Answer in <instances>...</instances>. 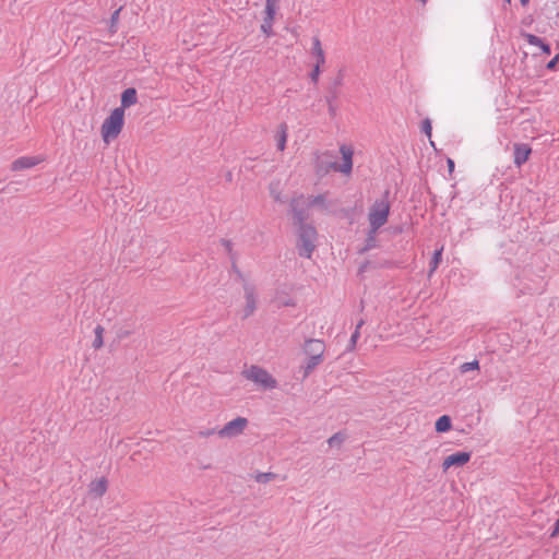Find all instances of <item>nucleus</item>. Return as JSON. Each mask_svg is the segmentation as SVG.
I'll return each mask as SVG.
<instances>
[{
    "mask_svg": "<svg viewBox=\"0 0 559 559\" xmlns=\"http://www.w3.org/2000/svg\"><path fill=\"white\" fill-rule=\"evenodd\" d=\"M124 117L123 108H114L103 120L99 132L104 144L109 145L118 139L124 127Z\"/></svg>",
    "mask_w": 559,
    "mask_h": 559,
    "instance_id": "f257e3e1",
    "label": "nucleus"
},
{
    "mask_svg": "<svg viewBox=\"0 0 559 559\" xmlns=\"http://www.w3.org/2000/svg\"><path fill=\"white\" fill-rule=\"evenodd\" d=\"M325 345L323 341L310 338L305 342L304 353L307 356L305 376H308L317 366H319L324 356Z\"/></svg>",
    "mask_w": 559,
    "mask_h": 559,
    "instance_id": "f03ea898",
    "label": "nucleus"
},
{
    "mask_svg": "<svg viewBox=\"0 0 559 559\" xmlns=\"http://www.w3.org/2000/svg\"><path fill=\"white\" fill-rule=\"evenodd\" d=\"M242 377L263 390H272L277 385L276 379L259 366H250L242 371Z\"/></svg>",
    "mask_w": 559,
    "mask_h": 559,
    "instance_id": "7ed1b4c3",
    "label": "nucleus"
},
{
    "mask_svg": "<svg viewBox=\"0 0 559 559\" xmlns=\"http://www.w3.org/2000/svg\"><path fill=\"white\" fill-rule=\"evenodd\" d=\"M317 231L312 226H302L299 231L298 251L299 254L310 258L316 248Z\"/></svg>",
    "mask_w": 559,
    "mask_h": 559,
    "instance_id": "20e7f679",
    "label": "nucleus"
},
{
    "mask_svg": "<svg viewBox=\"0 0 559 559\" xmlns=\"http://www.w3.org/2000/svg\"><path fill=\"white\" fill-rule=\"evenodd\" d=\"M389 216V204L385 201L376 202L369 212V223L373 231L383 226Z\"/></svg>",
    "mask_w": 559,
    "mask_h": 559,
    "instance_id": "39448f33",
    "label": "nucleus"
},
{
    "mask_svg": "<svg viewBox=\"0 0 559 559\" xmlns=\"http://www.w3.org/2000/svg\"><path fill=\"white\" fill-rule=\"evenodd\" d=\"M278 9V0H265L264 15L261 24V32L266 36L271 37L273 32V25L275 15Z\"/></svg>",
    "mask_w": 559,
    "mask_h": 559,
    "instance_id": "423d86ee",
    "label": "nucleus"
},
{
    "mask_svg": "<svg viewBox=\"0 0 559 559\" xmlns=\"http://www.w3.org/2000/svg\"><path fill=\"white\" fill-rule=\"evenodd\" d=\"M248 426V419L245 417H237L228 421L222 429L217 431L221 438H235L241 435Z\"/></svg>",
    "mask_w": 559,
    "mask_h": 559,
    "instance_id": "0eeeda50",
    "label": "nucleus"
},
{
    "mask_svg": "<svg viewBox=\"0 0 559 559\" xmlns=\"http://www.w3.org/2000/svg\"><path fill=\"white\" fill-rule=\"evenodd\" d=\"M340 153L342 155V163L333 165V168L342 174L349 175L353 168L354 150L348 145H342Z\"/></svg>",
    "mask_w": 559,
    "mask_h": 559,
    "instance_id": "6e6552de",
    "label": "nucleus"
},
{
    "mask_svg": "<svg viewBox=\"0 0 559 559\" xmlns=\"http://www.w3.org/2000/svg\"><path fill=\"white\" fill-rule=\"evenodd\" d=\"M471 460L469 452H456L448 455L442 462V469L447 472L451 467H461L467 464Z\"/></svg>",
    "mask_w": 559,
    "mask_h": 559,
    "instance_id": "1a4fd4ad",
    "label": "nucleus"
},
{
    "mask_svg": "<svg viewBox=\"0 0 559 559\" xmlns=\"http://www.w3.org/2000/svg\"><path fill=\"white\" fill-rule=\"evenodd\" d=\"M243 294H245V305L241 309V314L243 318L250 317L257 307V296L254 288L248 284L243 286Z\"/></svg>",
    "mask_w": 559,
    "mask_h": 559,
    "instance_id": "9d476101",
    "label": "nucleus"
},
{
    "mask_svg": "<svg viewBox=\"0 0 559 559\" xmlns=\"http://www.w3.org/2000/svg\"><path fill=\"white\" fill-rule=\"evenodd\" d=\"M523 37L530 46L537 48L542 55H544V56L550 55L551 50H550L549 44H547L540 37L533 35V34H524Z\"/></svg>",
    "mask_w": 559,
    "mask_h": 559,
    "instance_id": "9b49d317",
    "label": "nucleus"
},
{
    "mask_svg": "<svg viewBox=\"0 0 559 559\" xmlns=\"http://www.w3.org/2000/svg\"><path fill=\"white\" fill-rule=\"evenodd\" d=\"M532 148L527 144H515L514 145V164L520 167L527 162Z\"/></svg>",
    "mask_w": 559,
    "mask_h": 559,
    "instance_id": "f8f14e48",
    "label": "nucleus"
},
{
    "mask_svg": "<svg viewBox=\"0 0 559 559\" xmlns=\"http://www.w3.org/2000/svg\"><path fill=\"white\" fill-rule=\"evenodd\" d=\"M310 53L313 59V63L325 64V52L319 37L312 38V47Z\"/></svg>",
    "mask_w": 559,
    "mask_h": 559,
    "instance_id": "ddd939ff",
    "label": "nucleus"
},
{
    "mask_svg": "<svg viewBox=\"0 0 559 559\" xmlns=\"http://www.w3.org/2000/svg\"><path fill=\"white\" fill-rule=\"evenodd\" d=\"M138 102L136 91L133 87L127 88L121 94V105L118 108H123V112L126 114V109L135 105Z\"/></svg>",
    "mask_w": 559,
    "mask_h": 559,
    "instance_id": "4468645a",
    "label": "nucleus"
},
{
    "mask_svg": "<svg viewBox=\"0 0 559 559\" xmlns=\"http://www.w3.org/2000/svg\"><path fill=\"white\" fill-rule=\"evenodd\" d=\"M40 163V159L37 157H21L13 162L12 169L19 170L24 168H31Z\"/></svg>",
    "mask_w": 559,
    "mask_h": 559,
    "instance_id": "2eb2a0df",
    "label": "nucleus"
},
{
    "mask_svg": "<svg viewBox=\"0 0 559 559\" xmlns=\"http://www.w3.org/2000/svg\"><path fill=\"white\" fill-rule=\"evenodd\" d=\"M104 333H105V329L104 326L102 325H96L95 329H94V340H93V343H92V347L95 349V350H98L100 349L103 346H104Z\"/></svg>",
    "mask_w": 559,
    "mask_h": 559,
    "instance_id": "dca6fc26",
    "label": "nucleus"
},
{
    "mask_svg": "<svg viewBox=\"0 0 559 559\" xmlns=\"http://www.w3.org/2000/svg\"><path fill=\"white\" fill-rule=\"evenodd\" d=\"M437 432H447L452 428L451 418L448 415H442L439 417L435 425Z\"/></svg>",
    "mask_w": 559,
    "mask_h": 559,
    "instance_id": "f3484780",
    "label": "nucleus"
},
{
    "mask_svg": "<svg viewBox=\"0 0 559 559\" xmlns=\"http://www.w3.org/2000/svg\"><path fill=\"white\" fill-rule=\"evenodd\" d=\"M107 490V480L105 478H99L91 484V491L97 496H103Z\"/></svg>",
    "mask_w": 559,
    "mask_h": 559,
    "instance_id": "a211bd4d",
    "label": "nucleus"
},
{
    "mask_svg": "<svg viewBox=\"0 0 559 559\" xmlns=\"http://www.w3.org/2000/svg\"><path fill=\"white\" fill-rule=\"evenodd\" d=\"M442 251H443V247H441L440 249L435 251L433 257L430 262V266H431L430 273L435 272L437 270L439 263L441 262Z\"/></svg>",
    "mask_w": 559,
    "mask_h": 559,
    "instance_id": "6ab92c4d",
    "label": "nucleus"
},
{
    "mask_svg": "<svg viewBox=\"0 0 559 559\" xmlns=\"http://www.w3.org/2000/svg\"><path fill=\"white\" fill-rule=\"evenodd\" d=\"M479 369V362L478 360L467 361L460 366V371L462 373H466L472 370H478Z\"/></svg>",
    "mask_w": 559,
    "mask_h": 559,
    "instance_id": "aec40b11",
    "label": "nucleus"
},
{
    "mask_svg": "<svg viewBox=\"0 0 559 559\" xmlns=\"http://www.w3.org/2000/svg\"><path fill=\"white\" fill-rule=\"evenodd\" d=\"M275 478V474L267 472V473H259L254 476L255 481L261 484H266Z\"/></svg>",
    "mask_w": 559,
    "mask_h": 559,
    "instance_id": "412c9836",
    "label": "nucleus"
},
{
    "mask_svg": "<svg viewBox=\"0 0 559 559\" xmlns=\"http://www.w3.org/2000/svg\"><path fill=\"white\" fill-rule=\"evenodd\" d=\"M323 67H324V64H318V63L312 64V71L310 73V78L313 83H317L319 81V78H320Z\"/></svg>",
    "mask_w": 559,
    "mask_h": 559,
    "instance_id": "4be33fe9",
    "label": "nucleus"
},
{
    "mask_svg": "<svg viewBox=\"0 0 559 559\" xmlns=\"http://www.w3.org/2000/svg\"><path fill=\"white\" fill-rule=\"evenodd\" d=\"M421 130L423 132L428 136L431 138L432 127L431 121L429 119H425L421 123Z\"/></svg>",
    "mask_w": 559,
    "mask_h": 559,
    "instance_id": "5701e85b",
    "label": "nucleus"
},
{
    "mask_svg": "<svg viewBox=\"0 0 559 559\" xmlns=\"http://www.w3.org/2000/svg\"><path fill=\"white\" fill-rule=\"evenodd\" d=\"M559 61V55H556L546 66L548 70H555Z\"/></svg>",
    "mask_w": 559,
    "mask_h": 559,
    "instance_id": "b1692460",
    "label": "nucleus"
},
{
    "mask_svg": "<svg viewBox=\"0 0 559 559\" xmlns=\"http://www.w3.org/2000/svg\"><path fill=\"white\" fill-rule=\"evenodd\" d=\"M343 441V438L340 435L332 436L328 442L330 445L338 444Z\"/></svg>",
    "mask_w": 559,
    "mask_h": 559,
    "instance_id": "393cba45",
    "label": "nucleus"
},
{
    "mask_svg": "<svg viewBox=\"0 0 559 559\" xmlns=\"http://www.w3.org/2000/svg\"><path fill=\"white\" fill-rule=\"evenodd\" d=\"M285 145H286V133L283 132L280 140H278V144H277V147L280 151H284L285 150Z\"/></svg>",
    "mask_w": 559,
    "mask_h": 559,
    "instance_id": "a878e982",
    "label": "nucleus"
},
{
    "mask_svg": "<svg viewBox=\"0 0 559 559\" xmlns=\"http://www.w3.org/2000/svg\"><path fill=\"white\" fill-rule=\"evenodd\" d=\"M551 537L559 536V518L556 520L552 532L550 533Z\"/></svg>",
    "mask_w": 559,
    "mask_h": 559,
    "instance_id": "bb28decb",
    "label": "nucleus"
},
{
    "mask_svg": "<svg viewBox=\"0 0 559 559\" xmlns=\"http://www.w3.org/2000/svg\"><path fill=\"white\" fill-rule=\"evenodd\" d=\"M448 167L450 173L454 170V162L451 158L448 159Z\"/></svg>",
    "mask_w": 559,
    "mask_h": 559,
    "instance_id": "cd10ccee",
    "label": "nucleus"
},
{
    "mask_svg": "<svg viewBox=\"0 0 559 559\" xmlns=\"http://www.w3.org/2000/svg\"><path fill=\"white\" fill-rule=\"evenodd\" d=\"M358 337H359V331L357 329L355 331V333L352 335V342L355 344Z\"/></svg>",
    "mask_w": 559,
    "mask_h": 559,
    "instance_id": "c85d7f7f",
    "label": "nucleus"
},
{
    "mask_svg": "<svg viewBox=\"0 0 559 559\" xmlns=\"http://www.w3.org/2000/svg\"><path fill=\"white\" fill-rule=\"evenodd\" d=\"M522 5H526L528 3L530 0H520Z\"/></svg>",
    "mask_w": 559,
    "mask_h": 559,
    "instance_id": "c756f323",
    "label": "nucleus"
},
{
    "mask_svg": "<svg viewBox=\"0 0 559 559\" xmlns=\"http://www.w3.org/2000/svg\"><path fill=\"white\" fill-rule=\"evenodd\" d=\"M507 2H510V0H507Z\"/></svg>",
    "mask_w": 559,
    "mask_h": 559,
    "instance_id": "7c9ffc66",
    "label": "nucleus"
}]
</instances>
